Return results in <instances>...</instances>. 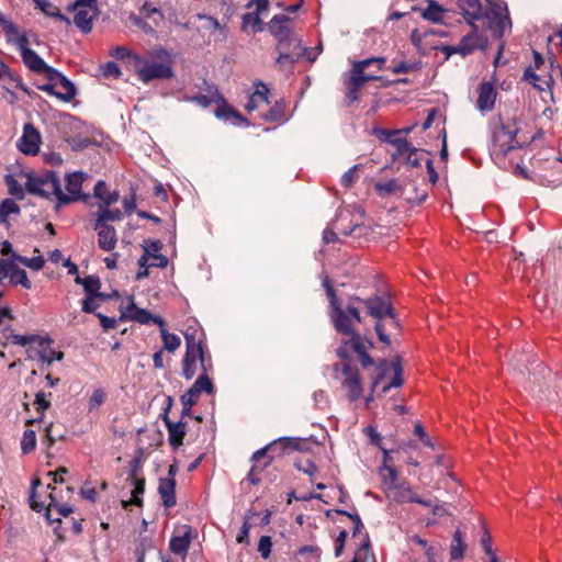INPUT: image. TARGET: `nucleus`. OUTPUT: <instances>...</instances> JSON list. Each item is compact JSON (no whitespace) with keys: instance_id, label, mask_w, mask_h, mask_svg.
I'll return each mask as SVG.
<instances>
[{"instance_id":"obj_1","label":"nucleus","mask_w":562,"mask_h":562,"mask_svg":"<svg viewBox=\"0 0 562 562\" xmlns=\"http://www.w3.org/2000/svg\"><path fill=\"white\" fill-rule=\"evenodd\" d=\"M323 286L329 301V318L334 328L347 336L356 331L355 325L362 322L360 311L355 305L357 300H353V296L350 297L348 305L344 308L327 276L323 280Z\"/></svg>"},{"instance_id":"obj_2","label":"nucleus","mask_w":562,"mask_h":562,"mask_svg":"<svg viewBox=\"0 0 562 562\" xmlns=\"http://www.w3.org/2000/svg\"><path fill=\"white\" fill-rule=\"evenodd\" d=\"M520 131L516 116L499 114L492 123V154L505 157L510 150L526 143L518 137Z\"/></svg>"},{"instance_id":"obj_3","label":"nucleus","mask_w":562,"mask_h":562,"mask_svg":"<svg viewBox=\"0 0 562 562\" xmlns=\"http://www.w3.org/2000/svg\"><path fill=\"white\" fill-rule=\"evenodd\" d=\"M24 176L26 178L25 191L47 200L55 196L58 202L60 181L55 171L46 170L41 175L25 173Z\"/></svg>"},{"instance_id":"obj_4","label":"nucleus","mask_w":562,"mask_h":562,"mask_svg":"<svg viewBox=\"0 0 562 562\" xmlns=\"http://www.w3.org/2000/svg\"><path fill=\"white\" fill-rule=\"evenodd\" d=\"M390 372H393V376L389 383L381 387L382 394L387 393L392 387H400L403 384V368L398 358L391 362L386 360L379 361L374 369V375L372 376L371 394L366 398L367 404L373 400L372 394Z\"/></svg>"},{"instance_id":"obj_5","label":"nucleus","mask_w":562,"mask_h":562,"mask_svg":"<svg viewBox=\"0 0 562 562\" xmlns=\"http://www.w3.org/2000/svg\"><path fill=\"white\" fill-rule=\"evenodd\" d=\"M133 69L144 83H148L154 79H169L173 76L169 61H153L139 55L133 56Z\"/></svg>"},{"instance_id":"obj_6","label":"nucleus","mask_w":562,"mask_h":562,"mask_svg":"<svg viewBox=\"0 0 562 562\" xmlns=\"http://www.w3.org/2000/svg\"><path fill=\"white\" fill-rule=\"evenodd\" d=\"M480 21L483 26L486 25L495 38L503 37L505 31L512 26L507 7L501 3H490Z\"/></svg>"},{"instance_id":"obj_7","label":"nucleus","mask_w":562,"mask_h":562,"mask_svg":"<svg viewBox=\"0 0 562 562\" xmlns=\"http://www.w3.org/2000/svg\"><path fill=\"white\" fill-rule=\"evenodd\" d=\"M196 334V329H188L184 333L186 355L183 360H186V362L199 361L202 371H211L213 368L211 356L207 352L202 338L198 337Z\"/></svg>"},{"instance_id":"obj_8","label":"nucleus","mask_w":562,"mask_h":562,"mask_svg":"<svg viewBox=\"0 0 562 562\" xmlns=\"http://www.w3.org/2000/svg\"><path fill=\"white\" fill-rule=\"evenodd\" d=\"M472 25V32L465 36H463L460 43L456 46H442L441 52L446 55L447 58L452 56L453 54H460L462 56H467L473 53L475 49H485L488 45L487 36L479 33L477 25Z\"/></svg>"},{"instance_id":"obj_9","label":"nucleus","mask_w":562,"mask_h":562,"mask_svg":"<svg viewBox=\"0 0 562 562\" xmlns=\"http://www.w3.org/2000/svg\"><path fill=\"white\" fill-rule=\"evenodd\" d=\"M305 443V441L295 438H279L267 445L265 448L257 450L252 454L251 460L254 462H258L270 452L271 457L268 461L271 462V460L277 456H282L291 450H302Z\"/></svg>"},{"instance_id":"obj_10","label":"nucleus","mask_w":562,"mask_h":562,"mask_svg":"<svg viewBox=\"0 0 562 562\" xmlns=\"http://www.w3.org/2000/svg\"><path fill=\"white\" fill-rule=\"evenodd\" d=\"M86 175L80 171H76L66 177V191L64 193L60 189V193L58 195V205L69 204L71 202H76L82 200L87 202L89 200L88 194L81 193L82 183L85 181Z\"/></svg>"},{"instance_id":"obj_11","label":"nucleus","mask_w":562,"mask_h":562,"mask_svg":"<svg viewBox=\"0 0 562 562\" xmlns=\"http://www.w3.org/2000/svg\"><path fill=\"white\" fill-rule=\"evenodd\" d=\"M76 11L74 23L83 33L92 29V21L98 15L97 0H77L74 4Z\"/></svg>"},{"instance_id":"obj_12","label":"nucleus","mask_w":562,"mask_h":562,"mask_svg":"<svg viewBox=\"0 0 562 562\" xmlns=\"http://www.w3.org/2000/svg\"><path fill=\"white\" fill-rule=\"evenodd\" d=\"M341 374L344 376L341 385L346 390L348 400L355 402L362 397L363 386L358 368L349 362H344Z\"/></svg>"},{"instance_id":"obj_13","label":"nucleus","mask_w":562,"mask_h":562,"mask_svg":"<svg viewBox=\"0 0 562 562\" xmlns=\"http://www.w3.org/2000/svg\"><path fill=\"white\" fill-rule=\"evenodd\" d=\"M290 18L285 14L274 15L268 23L269 32L278 40L277 49H285L292 42Z\"/></svg>"},{"instance_id":"obj_14","label":"nucleus","mask_w":562,"mask_h":562,"mask_svg":"<svg viewBox=\"0 0 562 562\" xmlns=\"http://www.w3.org/2000/svg\"><path fill=\"white\" fill-rule=\"evenodd\" d=\"M385 59L380 58H368L364 60L357 61L352 69L350 70V77L347 80L349 83L355 87L362 88L368 81L379 79L378 76L366 74L364 70L372 64L378 66V69H381L382 64H384Z\"/></svg>"},{"instance_id":"obj_15","label":"nucleus","mask_w":562,"mask_h":562,"mask_svg":"<svg viewBox=\"0 0 562 562\" xmlns=\"http://www.w3.org/2000/svg\"><path fill=\"white\" fill-rule=\"evenodd\" d=\"M15 46L20 50L24 65L33 72L41 74L45 68L46 63L29 47L27 36H19L15 40Z\"/></svg>"},{"instance_id":"obj_16","label":"nucleus","mask_w":562,"mask_h":562,"mask_svg":"<svg viewBox=\"0 0 562 562\" xmlns=\"http://www.w3.org/2000/svg\"><path fill=\"white\" fill-rule=\"evenodd\" d=\"M42 137L40 132L34 127L33 124L26 123L23 126V133L18 140V148L25 155L35 156L40 151V145Z\"/></svg>"},{"instance_id":"obj_17","label":"nucleus","mask_w":562,"mask_h":562,"mask_svg":"<svg viewBox=\"0 0 562 562\" xmlns=\"http://www.w3.org/2000/svg\"><path fill=\"white\" fill-rule=\"evenodd\" d=\"M389 496L398 504L417 503L423 506H432V501L422 498L408 484L394 485Z\"/></svg>"},{"instance_id":"obj_18","label":"nucleus","mask_w":562,"mask_h":562,"mask_svg":"<svg viewBox=\"0 0 562 562\" xmlns=\"http://www.w3.org/2000/svg\"><path fill=\"white\" fill-rule=\"evenodd\" d=\"M400 323L394 312H390L375 324V331L379 340L385 345L391 344L390 337L400 333Z\"/></svg>"},{"instance_id":"obj_19","label":"nucleus","mask_w":562,"mask_h":562,"mask_svg":"<svg viewBox=\"0 0 562 562\" xmlns=\"http://www.w3.org/2000/svg\"><path fill=\"white\" fill-rule=\"evenodd\" d=\"M353 300L363 304L368 310V313L376 319H381L383 316L393 311L392 305L389 299L382 296H372L368 299H361L359 296H353Z\"/></svg>"},{"instance_id":"obj_20","label":"nucleus","mask_w":562,"mask_h":562,"mask_svg":"<svg viewBox=\"0 0 562 562\" xmlns=\"http://www.w3.org/2000/svg\"><path fill=\"white\" fill-rule=\"evenodd\" d=\"M476 108L481 112H490L494 109L497 91L492 82L484 81L477 88Z\"/></svg>"},{"instance_id":"obj_21","label":"nucleus","mask_w":562,"mask_h":562,"mask_svg":"<svg viewBox=\"0 0 562 562\" xmlns=\"http://www.w3.org/2000/svg\"><path fill=\"white\" fill-rule=\"evenodd\" d=\"M94 231L98 233V246L104 251H111L117 243L116 232L110 224L94 223Z\"/></svg>"},{"instance_id":"obj_22","label":"nucleus","mask_w":562,"mask_h":562,"mask_svg":"<svg viewBox=\"0 0 562 562\" xmlns=\"http://www.w3.org/2000/svg\"><path fill=\"white\" fill-rule=\"evenodd\" d=\"M162 419L168 430V440L173 449H178L183 443V438L187 432V425L183 422L173 423L168 417V411L165 412Z\"/></svg>"},{"instance_id":"obj_23","label":"nucleus","mask_w":562,"mask_h":562,"mask_svg":"<svg viewBox=\"0 0 562 562\" xmlns=\"http://www.w3.org/2000/svg\"><path fill=\"white\" fill-rule=\"evenodd\" d=\"M349 217V213L340 212L334 222V229L326 228L323 232V240L325 244L334 243L338 239L337 232H339L342 235H351L353 231L357 228L358 225H353L350 228H347L344 226V222L347 221Z\"/></svg>"},{"instance_id":"obj_24","label":"nucleus","mask_w":562,"mask_h":562,"mask_svg":"<svg viewBox=\"0 0 562 562\" xmlns=\"http://www.w3.org/2000/svg\"><path fill=\"white\" fill-rule=\"evenodd\" d=\"M203 83L205 86L204 93L188 97L187 100L194 102L202 108H209L212 103H218L220 100H222V94L220 93L217 87L206 82L205 80Z\"/></svg>"},{"instance_id":"obj_25","label":"nucleus","mask_w":562,"mask_h":562,"mask_svg":"<svg viewBox=\"0 0 562 562\" xmlns=\"http://www.w3.org/2000/svg\"><path fill=\"white\" fill-rule=\"evenodd\" d=\"M458 7L463 16L470 24L481 20L485 10H483L481 0H457Z\"/></svg>"},{"instance_id":"obj_26","label":"nucleus","mask_w":562,"mask_h":562,"mask_svg":"<svg viewBox=\"0 0 562 562\" xmlns=\"http://www.w3.org/2000/svg\"><path fill=\"white\" fill-rule=\"evenodd\" d=\"M383 134V140L386 143L392 144L396 148V153L393 155L395 157H403L406 155L407 151L411 150V144L407 142L405 137H402V131L395 130V131H382Z\"/></svg>"},{"instance_id":"obj_27","label":"nucleus","mask_w":562,"mask_h":562,"mask_svg":"<svg viewBox=\"0 0 562 562\" xmlns=\"http://www.w3.org/2000/svg\"><path fill=\"white\" fill-rule=\"evenodd\" d=\"M183 533L180 536H173L169 542V549L175 554L186 555L191 541H192V528L190 526H183Z\"/></svg>"},{"instance_id":"obj_28","label":"nucleus","mask_w":562,"mask_h":562,"mask_svg":"<svg viewBox=\"0 0 562 562\" xmlns=\"http://www.w3.org/2000/svg\"><path fill=\"white\" fill-rule=\"evenodd\" d=\"M158 493L165 507H173L176 505V480L172 477L160 479Z\"/></svg>"},{"instance_id":"obj_29","label":"nucleus","mask_w":562,"mask_h":562,"mask_svg":"<svg viewBox=\"0 0 562 562\" xmlns=\"http://www.w3.org/2000/svg\"><path fill=\"white\" fill-rule=\"evenodd\" d=\"M153 314L147 310L137 307L131 299L130 303L125 307V311L122 312L120 319H131L137 322L139 324H149L151 322Z\"/></svg>"},{"instance_id":"obj_30","label":"nucleus","mask_w":562,"mask_h":562,"mask_svg":"<svg viewBox=\"0 0 562 562\" xmlns=\"http://www.w3.org/2000/svg\"><path fill=\"white\" fill-rule=\"evenodd\" d=\"M93 195L100 200L98 206L113 205L120 199L119 191L109 192L108 186L103 180H99L95 183L93 189Z\"/></svg>"},{"instance_id":"obj_31","label":"nucleus","mask_w":562,"mask_h":562,"mask_svg":"<svg viewBox=\"0 0 562 562\" xmlns=\"http://www.w3.org/2000/svg\"><path fill=\"white\" fill-rule=\"evenodd\" d=\"M268 94H269L268 87L265 83H262L261 81H259L256 85L255 92L250 95V98L246 104V109L248 111H254V110L258 109L261 104H269Z\"/></svg>"},{"instance_id":"obj_32","label":"nucleus","mask_w":562,"mask_h":562,"mask_svg":"<svg viewBox=\"0 0 562 562\" xmlns=\"http://www.w3.org/2000/svg\"><path fill=\"white\" fill-rule=\"evenodd\" d=\"M76 282L83 286L87 296H100L104 301L106 295L100 292L101 282L97 276L77 277Z\"/></svg>"},{"instance_id":"obj_33","label":"nucleus","mask_w":562,"mask_h":562,"mask_svg":"<svg viewBox=\"0 0 562 562\" xmlns=\"http://www.w3.org/2000/svg\"><path fill=\"white\" fill-rule=\"evenodd\" d=\"M131 484L133 485L132 498L130 501L122 502L124 508H127L131 504L136 506L143 505V499L140 496L145 492V480L137 477L135 473H133L131 475Z\"/></svg>"},{"instance_id":"obj_34","label":"nucleus","mask_w":562,"mask_h":562,"mask_svg":"<svg viewBox=\"0 0 562 562\" xmlns=\"http://www.w3.org/2000/svg\"><path fill=\"white\" fill-rule=\"evenodd\" d=\"M217 104V108L215 110V115L218 119L225 120V121H232L234 120V123L237 124L238 122L244 121L243 116L233 109L222 97V100H220Z\"/></svg>"},{"instance_id":"obj_35","label":"nucleus","mask_w":562,"mask_h":562,"mask_svg":"<svg viewBox=\"0 0 562 562\" xmlns=\"http://www.w3.org/2000/svg\"><path fill=\"white\" fill-rule=\"evenodd\" d=\"M427 8L422 11V16L432 23H441L447 12L435 0H427Z\"/></svg>"},{"instance_id":"obj_36","label":"nucleus","mask_w":562,"mask_h":562,"mask_svg":"<svg viewBox=\"0 0 562 562\" xmlns=\"http://www.w3.org/2000/svg\"><path fill=\"white\" fill-rule=\"evenodd\" d=\"M111 205L98 206L95 213V222L100 224H109V222H115L123 220V213L119 209H111Z\"/></svg>"},{"instance_id":"obj_37","label":"nucleus","mask_w":562,"mask_h":562,"mask_svg":"<svg viewBox=\"0 0 562 562\" xmlns=\"http://www.w3.org/2000/svg\"><path fill=\"white\" fill-rule=\"evenodd\" d=\"M49 344V339H41V350L38 351L40 360L48 364H50L55 360L60 361L64 358V353L61 351L50 349Z\"/></svg>"},{"instance_id":"obj_38","label":"nucleus","mask_w":562,"mask_h":562,"mask_svg":"<svg viewBox=\"0 0 562 562\" xmlns=\"http://www.w3.org/2000/svg\"><path fill=\"white\" fill-rule=\"evenodd\" d=\"M249 30H251L254 33L262 30V20L260 19V13L254 11L243 14L241 31L248 32Z\"/></svg>"},{"instance_id":"obj_39","label":"nucleus","mask_w":562,"mask_h":562,"mask_svg":"<svg viewBox=\"0 0 562 562\" xmlns=\"http://www.w3.org/2000/svg\"><path fill=\"white\" fill-rule=\"evenodd\" d=\"M467 549L463 535L460 530L453 533V538L450 544V558L451 560H462Z\"/></svg>"},{"instance_id":"obj_40","label":"nucleus","mask_w":562,"mask_h":562,"mask_svg":"<svg viewBox=\"0 0 562 562\" xmlns=\"http://www.w3.org/2000/svg\"><path fill=\"white\" fill-rule=\"evenodd\" d=\"M358 562H373L375 560V555L371 550L370 538L368 533H364L362 543L358 548L353 557Z\"/></svg>"},{"instance_id":"obj_41","label":"nucleus","mask_w":562,"mask_h":562,"mask_svg":"<svg viewBox=\"0 0 562 562\" xmlns=\"http://www.w3.org/2000/svg\"><path fill=\"white\" fill-rule=\"evenodd\" d=\"M36 7L42 10L46 15L56 18L66 24H70V20L60 12V10L53 5L48 0H34Z\"/></svg>"},{"instance_id":"obj_42","label":"nucleus","mask_w":562,"mask_h":562,"mask_svg":"<svg viewBox=\"0 0 562 562\" xmlns=\"http://www.w3.org/2000/svg\"><path fill=\"white\" fill-rule=\"evenodd\" d=\"M49 504L46 506V519L49 521V524H53L54 521H58L60 522V519L59 518H56L54 519L52 517V510L53 508H56L57 513L63 516V517H67L71 512H72V508L66 504H58L55 498L53 497L52 494H49Z\"/></svg>"},{"instance_id":"obj_43","label":"nucleus","mask_w":562,"mask_h":562,"mask_svg":"<svg viewBox=\"0 0 562 562\" xmlns=\"http://www.w3.org/2000/svg\"><path fill=\"white\" fill-rule=\"evenodd\" d=\"M10 278V282L14 285H22L25 289L31 288V282L27 279L25 270L19 268L13 261L11 263V269L8 273Z\"/></svg>"},{"instance_id":"obj_44","label":"nucleus","mask_w":562,"mask_h":562,"mask_svg":"<svg viewBox=\"0 0 562 562\" xmlns=\"http://www.w3.org/2000/svg\"><path fill=\"white\" fill-rule=\"evenodd\" d=\"M20 206L12 199H4L0 203V223H8V218L11 214H20Z\"/></svg>"},{"instance_id":"obj_45","label":"nucleus","mask_w":562,"mask_h":562,"mask_svg":"<svg viewBox=\"0 0 562 562\" xmlns=\"http://www.w3.org/2000/svg\"><path fill=\"white\" fill-rule=\"evenodd\" d=\"M64 90V92L56 93V97L64 101H70L76 95V88L74 83L64 75L57 82Z\"/></svg>"},{"instance_id":"obj_46","label":"nucleus","mask_w":562,"mask_h":562,"mask_svg":"<svg viewBox=\"0 0 562 562\" xmlns=\"http://www.w3.org/2000/svg\"><path fill=\"white\" fill-rule=\"evenodd\" d=\"M192 386L198 390V392L201 394L202 392H206L207 394H213L214 392V385L209 378V371H202V373L199 375V378L194 381Z\"/></svg>"},{"instance_id":"obj_47","label":"nucleus","mask_w":562,"mask_h":562,"mask_svg":"<svg viewBox=\"0 0 562 562\" xmlns=\"http://www.w3.org/2000/svg\"><path fill=\"white\" fill-rule=\"evenodd\" d=\"M350 339L347 344L355 350L357 355L367 352L368 346H372V342L361 337L357 331L349 334Z\"/></svg>"},{"instance_id":"obj_48","label":"nucleus","mask_w":562,"mask_h":562,"mask_svg":"<svg viewBox=\"0 0 562 562\" xmlns=\"http://www.w3.org/2000/svg\"><path fill=\"white\" fill-rule=\"evenodd\" d=\"M12 259L15 260V261H19L21 262L22 265L26 266L27 268H31L35 271H38L41 270L44 265H45V260L42 256H36V257H33V258H26V257H23L21 255H18V254H12Z\"/></svg>"},{"instance_id":"obj_49","label":"nucleus","mask_w":562,"mask_h":562,"mask_svg":"<svg viewBox=\"0 0 562 562\" xmlns=\"http://www.w3.org/2000/svg\"><path fill=\"white\" fill-rule=\"evenodd\" d=\"M161 339L164 349L169 352H175L181 345V339L178 335L169 333L167 329L161 330Z\"/></svg>"},{"instance_id":"obj_50","label":"nucleus","mask_w":562,"mask_h":562,"mask_svg":"<svg viewBox=\"0 0 562 562\" xmlns=\"http://www.w3.org/2000/svg\"><path fill=\"white\" fill-rule=\"evenodd\" d=\"M36 447V434L32 429H26L23 432L21 440V450L23 454L31 453Z\"/></svg>"},{"instance_id":"obj_51","label":"nucleus","mask_w":562,"mask_h":562,"mask_svg":"<svg viewBox=\"0 0 562 562\" xmlns=\"http://www.w3.org/2000/svg\"><path fill=\"white\" fill-rule=\"evenodd\" d=\"M5 184L8 186L9 194L15 196L19 200L24 199V189L13 176L5 177Z\"/></svg>"},{"instance_id":"obj_52","label":"nucleus","mask_w":562,"mask_h":562,"mask_svg":"<svg viewBox=\"0 0 562 562\" xmlns=\"http://www.w3.org/2000/svg\"><path fill=\"white\" fill-rule=\"evenodd\" d=\"M106 394L102 389L93 391L89 398L88 409L89 412L97 411L105 402Z\"/></svg>"},{"instance_id":"obj_53","label":"nucleus","mask_w":562,"mask_h":562,"mask_svg":"<svg viewBox=\"0 0 562 562\" xmlns=\"http://www.w3.org/2000/svg\"><path fill=\"white\" fill-rule=\"evenodd\" d=\"M200 393L193 386H191L182 396L181 403L186 406L187 411H191L192 406H194L200 397Z\"/></svg>"},{"instance_id":"obj_54","label":"nucleus","mask_w":562,"mask_h":562,"mask_svg":"<svg viewBox=\"0 0 562 562\" xmlns=\"http://www.w3.org/2000/svg\"><path fill=\"white\" fill-rule=\"evenodd\" d=\"M263 120L268 122H282L284 121V110L281 104H274L267 113L262 115Z\"/></svg>"},{"instance_id":"obj_55","label":"nucleus","mask_w":562,"mask_h":562,"mask_svg":"<svg viewBox=\"0 0 562 562\" xmlns=\"http://www.w3.org/2000/svg\"><path fill=\"white\" fill-rule=\"evenodd\" d=\"M110 55L116 59L127 58L128 65L133 68V56L136 54L132 53L128 48L124 46H115L111 49Z\"/></svg>"},{"instance_id":"obj_56","label":"nucleus","mask_w":562,"mask_h":562,"mask_svg":"<svg viewBox=\"0 0 562 562\" xmlns=\"http://www.w3.org/2000/svg\"><path fill=\"white\" fill-rule=\"evenodd\" d=\"M258 462H254L250 471L248 472V480L251 484H258L260 482V473L266 469V467L270 463V461H266L262 465Z\"/></svg>"},{"instance_id":"obj_57","label":"nucleus","mask_w":562,"mask_h":562,"mask_svg":"<svg viewBox=\"0 0 562 562\" xmlns=\"http://www.w3.org/2000/svg\"><path fill=\"white\" fill-rule=\"evenodd\" d=\"M41 482L38 479H35L33 482H32V491H31V494H30V497H29V503H30V507L37 512V513H41L42 510L46 509L44 503H40L36 501V492H35V488L37 485H40Z\"/></svg>"},{"instance_id":"obj_58","label":"nucleus","mask_w":562,"mask_h":562,"mask_svg":"<svg viewBox=\"0 0 562 562\" xmlns=\"http://www.w3.org/2000/svg\"><path fill=\"white\" fill-rule=\"evenodd\" d=\"M425 151H419L415 147H411V150L406 153L403 157H405L406 164L411 167H419L422 164L423 158L420 155H424Z\"/></svg>"},{"instance_id":"obj_59","label":"nucleus","mask_w":562,"mask_h":562,"mask_svg":"<svg viewBox=\"0 0 562 562\" xmlns=\"http://www.w3.org/2000/svg\"><path fill=\"white\" fill-rule=\"evenodd\" d=\"M34 404L36 406V411L41 413V417L38 418V420H42L44 412L50 406V402L46 400V394L43 391H40L35 395Z\"/></svg>"},{"instance_id":"obj_60","label":"nucleus","mask_w":562,"mask_h":562,"mask_svg":"<svg viewBox=\"0 0 562 562\" xmlns=\"http://www.w3.org/2000/svg\"><path fill=\"white\" fill-rule=\"evenodd\" d=\"M358 165L351 167L348 171H346L340 179V183L345 188H350L358 180Z\"/></svg>"},{"instance_id":"obj_61","label":"nucleus","mask_w":562,"mask_h":562,"mask_svg":"<svg viewBox=\"0 0 562 562\" xmlns=\"http://www.w3.org/2000/svg\"><path fill=\"white\" fill-rule=\"evenodd\" d=\"M524 80L531 83L539 91H543L544 88L539 83L540 76L536 74V69L533 67H528L524 71Z\"/></svg>"},{"instance_id":"obj_62","label":"nucleus","mask_w":562,"mask_h":562,"mask_svg":"<svg viewBox=\"0 0 562 562\" xmlns=\"http://www.w3.org/2000/svg\"><path fill=\"white\" fill-rule=\"evenodd\" d=\"M102 76L105 78L116 79L121 75L120 67L114 61H108L101 66Z\"/></svg>"},{"instance_id":"obj_63","label":"nucleus","mask_w":562,"mask_h":562,"mask_svg":"<svg viewBox=\"0 0 562 562\" xmlns=\"http://www.w3.org/2000/svg\"><path fill=\"white\" fill-rule=\"evenodd\" d=\"M295 467L299 471L310 476L314 475L318 471L317 467L310 459L297 460L295 462Z\"/></svg>"},{"instance_id":"obj_64","label":"nucleus","mask_w":562,"mask_h":562,"mask_svg":"<svg viewBox=\"0 0 562 562\" xmlns=\"http://www.w3.org/2000/svg\"><path fill=\"white\" fill-rule=\"evenodd\" d=\"M271 549H272V540H271V537H269V536H262V537L259 539V542H258V551H259V553L261 554V557H262L263 559H268V558L270 557Z\"/></svg>"}]
</instances>
